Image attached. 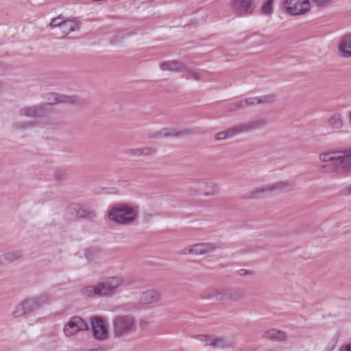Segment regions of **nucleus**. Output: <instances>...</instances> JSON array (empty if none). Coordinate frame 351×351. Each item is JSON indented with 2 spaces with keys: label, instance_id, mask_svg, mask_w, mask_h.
<instances>
[{
  "label": "nucleus",
  "instance_id": "nucleus-12",
  "mask_svg": "<svg viewBox=\"0 0 351 351\" xmlns=\"http://www.w3.org/2000/svg\"><path fill=\"white\" fill-rule=\"evenodd\" d=\"M231 9L238 16L252 14L256 8L254 0H231Z\"/></svg>",
  "mask_w": 351,
  "mask_h": 351
},
{
  "label": "nucleus",
  "instance_id": "nucleus-23",
  "mask_svg": "<svg viewBox=\"0 0 351 351\" xmlns=\"http://www.w3.org/2000/svg\"><path fill=\"white\" fill-rule=\"evenodd\" d=\"M160 67L162 71L176 72L183 71L186 69L181 62L175 60L163 62L160 64Z\"/></svg>",
  "mask_w": 351,
  "mask_h": 351
},
{
  "label": "nucleus",
  "instance_id": "nucleus-20",
  "mask_svg": "<svg viewBox=\"0 0 351 351\" xmlns=\"http://www.w3.org/2000/svg\"><path fill=\"white\" fill-rule=\"evenodd\" d=\"M32 307L34 311L39 309L45 304L49 303V295L48 293H42L33 297L28 298Z\"/></svg>",
  "mask_w": 351,
  "mask_h": 351
},
{
  "label": "nucleus",
  "instance_id": "nucleus-7",
  "mask_svg": "<svg viewBox=\"0 0 351 351\" xmlns=\"http://www.w3.org/2000/svg\"><path fill=\"white\" fill-rule=\"evenodd\" d=\"M309 0H284L283 8L288 14L296 16L304 15L310 10Z\"/></svg>",
  "mask_w": 351,
  "mask_h": 351
},
{
  "label": "nucleus",
  "instance_id": "nucleus-30",
  "mask_svg": "<svg viewBox=\"0 0 351 351\" xmlns=\"http://www.w3.org/2000/svg\"><path fill=\"white\" fill-rule=\"evenodd\" d=\"M275 0H264L259 12L261 15L269 16L274 12V3Z\"/></svg>",
  "mask_w": 351,
  "mask_h": 351
},
{
  "label": "nucleus",
  "instance_id": "nucleus-37",
  "mask_svg": "<svg viewBox=\"0 0 351 351\" xmlns=\"http://www.w3.org/2000/svg\"><path fill=\"white\" fill-rule=\"evenodd\" d=\"M312 1L319 7H324L332 3V0H312Z\"/></svg>",
  "mask_w": 351,
  "mask_h": 351
},
{
  "label": "nucleus",
  "instance_id": "nucleus-34",
  "mask_svg": "<svg viewBox=\"0 0 351 351\" xmlns=\"http://www.w3.org/2000/svg\"><path fill=\"white\" fill-rule=\"evenodd\" d=\"M27 313L24 310V307L19 302L12 312V316L14 318H19L26 315Z\"/></svg>",
  "mask_w": 351,
  "mask_h": 351
},
{
  "label": "nucleus",
  "instance_id": "nucleus-5",
  "mask_svg": "<svg viewBox=\"0 0 351 351\" xmlns=\"http://www.w3.org/2000/svg\"><path fill=\"white\" fill-rule=\"evenodd\" d=\"M292 184L289 181H278L257 187L247 193L246 197L256 199L264 196L266 194L274 192H282L291 188Z\"/></svg>",
  "mask_w": 351,
  "mask_h": 351
},
{
  "label": "nucleus",
  "instance_id": "nucleus-32",
  "mask_svg": "<svg viewBox=\"0 0 351 351\" xmlns=\"http://www.w3.org/2000/svg\"><path fill=\"white\" fill-rule=\"evenodd\" d=\"M337 155L338 152L322 153L319 155V159L323 162H330V166L333 170Z\"/></svg>",
  "mask_w": 351,
  "mask_h": 351
},
{
  "label": "nucleus",
  "instance_id": "nucleus-15",
  "mask_svg": "<svg viewBox=\"0 0 351 351\" xmlns=\"http://www.w3.org/2000/svg\"><path fill=\"white\" fill-rule=\"evenodd\" d=\"M267 122L266 119L256 117L247 122L237 125L240 134L250 132L264 128Z\"/></svg>",
  "mask_w": 351,
  "mask_h": 351
},
{
  "label": "nucleus",
  "instance_id": "nucleus-25",
  "mask_svg": "<svg viewBox=\"0 0 351 351\" xmlns=\"http://www.w3.org/2000/svg\"><path fill=\"white\" fill-rule=\"evenodd\" d=\"M156 152V149L151 147L130 149L127 151V154L132 156H149L154 155Z\"/></svg>",
  "mask_w": 351,
  "mask_h": 351
},
{
  "label": "nucleus",
  "instance_id": "nucleus-33",
  "mask_svg": "<svg viewBox=\"0 0 351 351\" xmlns=\"http://www.w3.org/2000/svg\"><path fill=\"white\" fill-rule=\"evenodd\" d=\"M34 126V123L32 121H17L14 123L13 128L16 130H25L27 128H30Z\"/></svg>",
  "mask_w": 351,
  "mask_h": 351
},
{
  "label": "nucleus",
  "instance_id": "nucleus-1",
  "mask_svg": "<svg viewBox=\"0 0 351 351\" xmlns=\"http://www.w3.org/2000/svg\"><path fill=\"white\" fill-rule=\"evenodd\" d=\"M125 285V280L123 277L112 276L99 281L95 285L84 287L81 289L80 293L86 297H110Z\"/></svg>",
  "mask_w": 351,
  "mask_h": 351
},
{
  "label": "nucleus",
  "instance_id": "nucleus-8",
  "mask_svg": "<svg viewBox=\"0 0 351 351\" xmlns=\"http://www.w3.org/2000/svg\"><path fill=\"white\" fill-rule=\"evenodd\" d=\"M90 325L93 337L99 341H105L108 338V323L106 319L94 316L90 318Z\"/></svg>",
  "mask_w": 351,
  "mask_h": 351
},
{
  "label": "nucleus",
  "instance_id": "nucleus-11",
  "mask_svg": "<svg viewBox=\"0 0 351 351\" xmlns=\"http://www.w3.org/2000/svg\"><path fill=\"white\" fill-rule=\"evenodd\" d=\"M67 217L93 219L96 216L94 210L85 207L78 204H71L68 206L66 210Z\"/></svg>",
  "mask_w": 351,
  "mask_h": 351
},
{
  "label": "nucleus",
  "instance_id": "nucleus-6",
  "mask_svg": "<svg viewBox=\"0 0 351 351\" xmlns=\"http://www.w3.org/2000/svg\"><path fill=\"white\" fill-rule=\"evenodd\" d=\"M219 192V187L216 183L204 180L194 182L189 188V193L191 196L199 195L213 196Z\"/></svg>",
  "mask_w": 351,
  "mask_h": 351
},
{
  "label": "nucleus",
  "instance_id": "nucleus-28",
  "mask_svg": "<svg viewBox=\"0 0 351 351\" xmlns=\"http://www.w3.org/2000/svg\"><path fill=\"white\" fill-rule=\"evenodd\" d=\"M239 134L237 125H234L226 131L217 133L215 138L217 141H221L233 138Z\"/></svg>",
  "mask_w": 351,
  "mask_h": 351
},
{
  "label": "nucleus",
  "instance_id": "nucleus-21",
  "mask_svg": "<svg viewBox=\"0 0 351 351\" xmlns=\"http://www.w3.org/2000/svg\"><path fill=\"white\" fill-rule=\"evenodd\" d=\"M327 124L332 130H341L343 128L344 123L341 113L335 112L328 119Z\"/></svg>",
  "mask_w": 351,
  "mask_h": 351
},
{
  "label": "nucleus",
  "instance_id": "nucleus-18",
  "mask_svg": "<svg viewBox=\"0 0 351 351\" xmlns=\"http://www.w3.org/2000/svg\"><path fill=\"white\" fill-rule=\"evenodd\" d=\"M226 288L219 287H208L202 293L204 298H215L218 300H226Z\"/></svg>",
  "mask_w": 351,
  "mask_h": 351
},
{
  "label": "nucleus",
  "instance_id": "nucleus-9",
  "mask_svg": "<svg viewBox=\"0 0 351 351\" xmlns=\"http://www.w3.org/2000/svg\"><path fill=\"white\" fill-rule=\"evenodd\" d=\"M89 327L87 322L80 316H73L63 326V333L66 337H71L79 332L87 331Z\"/></svg>",
  "mask_w": 351,
  "mask_h": 351
},
{
  "label": "nucleus",
  "instance_id": "nucleus-24",
  "mask_svg": "<svg viewBox=\"0 0 351 351\" xmlns=\"http://www.w3.org/2000/svg\"><path fill=\"white\" fill-rule=\"evenodd\" d=\"M264 337L277 341H284L287 339V335L284 331L271 328L264 332Z\"/></svg>",
  "mask_w": 351,
  "mask_h": 351
},
{
  "label": "nucleus",
  "instance_id": "nucleus-13",
  "mask_svg": "<svg viewBox=\"0 0 351 351\" xmlns=\"http://www.w3.org/2000/svg\"><path fill=\"white\" fill-rule=\"evenodd\" d=\"M217 248L215 243H200L189 245L181 250L182 254L202 255L214 252Z\"/></svg>",
  "mask_w": 351,
  "mask_h": 351
},
{
  "label": "nucleus",
  "instance_id": "nucleus-4",
  "mask_svg": "<svg viewBox=\"0 0 351 351\" xmlns=\"http://www.w3.org/2000/svg\"><path fill=\"white\" fill-rule=\"evenodd\" d=\"M276 95L274 94L265 95L261 97H251L242 99H236L228 103L226 108L228 111H236L247 106L257 104H271L275 101Z\"/></svg>",
  "mask_w": 351,
  "mask_h": 351
},
{
  "label": "nucleus",
  "instance_id": "nucleus-36",
  "mask_svg": "<svg viewBox=\"0 0 351 351\" xmlns=\"http://www.w3.org/2000/svg\"><path fill=\"white\" fill-rule=\"evenodd\" d=\"M21 304L24 307V310L27 314L31 313L34 311L28 298L23 300L21 302Z\"/></svg>",
  "mask_w": 351,
  "mask_h": 351
},
{
  "label": "nucleus",
  "instance_id": "nucleus-38",
  "mask_svg": "<svg viewBox=\"0 0 351 351\" xmlns=\"http://www.w3.org/2000/svg\"><path fill=\"white\" fill-rule=\"evenodd\" d=\"M339 351H351V343L343 346Z\"/></svg>",
  "mask_w": 351,
  "mask_h": 351
},
{
  "label": "nucleus",
  "instance_id": "nucleus-14",
  "mask_svg": "<svg viewBox=\"0 0 351 351\" xmlns=\"http://www.w3.org/2000/svg\"><path fill=\"white\" fill-rule=\"evenodd\" d=\"M351 170V149L338 152L333 171L342 173Z\"/></svg>",
  "mask_w": 351,
  "mask_h": 351
},
{
  "label": "nucleus",
  "instance_id": "nucleus-19",
  "mask_svg": "<svg viewBox=\"0 0 351 351\" xmlns=\"http://www.w3.org/2000/svg\"><path fill=\"white\" fill-rule=\"evenodd\" d=\"M161 294L158 290L149 289L144 291L140 298V301L144 304H151L160 300Z\"/></svg>",
  "mask_w": 351,
  "mask_h": 351
},
{
  "label": "nucleus",
  "instance_id": "nucleus-35",
  "mask_svg": "<svg viewBox=\"0 0 351 351\" xmlns=\"http://www.w3.org/2000/svg\"><path fill=\"white\" fill-rule=\"evenodd\" d=\"M196 338L201 341L204 346H210L212 336L211 335H199L196 337Z\"/></svg>",
  "mask_w": 351,
  "mask_h": 351
},
{
  "label": "nucleus",
  "instance_id": "nucleus-29",
  "mask_svg": "<svg viewBox=\"0 0 351 351\" xmlns=\"http://www.w3.org/2000/svg\"><path fill=\"white\" fill-rule=\"evenodd\" d=\"M230 346L229 341L221 337L212 336L210 347L214 349H225Z\"/></svg>",
  "mask_w": 351,
  "mask_h": 351
},
{
  "label": "nucleus",
  "instance_id": "nucleus-3",
  "mask_svg": "<svg viewBox=\"0 0 351 351\" xmlns=\"http://www.w3.org/2000/svg\"><path fill=\"white\" fill-rule=\"evenodd\" d=\"M112 330L115 337H123L134 332L136 321L130 315H117L112 320Z\"/></svg>",
  "mask_w": 351,
  "mask_h": 351
},
{
  "label": "nucleus",
  "instance_id": "nucleus-2",
  "mask_svg": "<svg viewBox=\"0 0 351 351\" xmlns=\"http://www.w3.org/2000/svg\"><path fill=\"white\" fill-rule=\"evenodd\" d=\"M138 216V207L127 204H119L113 206L108 214L110 221L120 225L132 224L136 220Z\"/></svg>",
  "mask_w": 351,
  "mask_h": 351
},
{
  "label": "nucleus",
  "instance_id": "nucleus-10",
  "mask_svg": "<svg viewBox=\"0 0 351 351\" xmlns=\"http://www.w3.org/2000/svg\"><path fill=\"white\" fill-rule=\"evenodd\" d=\"M49 26L51 28L58 27L62 34L68 35L72 32L78 30L80 28V23L74 20L66 19L62 16L53 18Z\"/></svg>",
  "mask_w": 351,
  "mask_h": 351
},
{
  "label": "nucleus",
  "instance_id": "nucleus-26",
  "mask_svg": "<svg viewBox=\"0 0 351 351\" xmlns=\"http://www.w3.org/2000/svg\"><path fill=\"white\" fill-rule=\"evenodd\" d=\"M245 296L243 290L240 289H227L226 300L238 302L243 300Z\"/></svg>",
  "mask_w": 351,
  "mask_h": 351
},
{
  "label": "nucleus",
  "instance_id": "nucleus-17",
  "mask_svg": "<svg viewBox=\"0 0 351 351\" xmlns=\"http://www.w3.org/2000/svg\"><path fill=\"white\" fill-rule=\"evenodd\" d=\"M46 106H24L21 108L19 111V115L20 117H26L29 118H36L42 116L45 112V108Z\"/></svg>",
  "mask_w": 351,
  "mask_h": 351
},
{
  "label": "nucleus",
  "instance_id": "nucleus-27",
  "mask_svg": "<svg viewBox=\"0 0 351 351\" xmlns=\"http://www.w3.org/2000/svg\"><path fill=\"white\" fill-rule=\"evenodd\" d=\"M178 136V132L173 128H164L155 132L151 137L154 138H171Z\"/></svg>",
  "mask_w": 351,
  "mask_h": 351
},
{
  "label": "nucleus",
  "instance_id": "nucleus-39",
  "mask_svg": "<svg viewBox=\"0 0 351 351\" xmlns=\"http://www.w3.org/2000/svg\"><path fill=\"white\" fill-rule=\"evenodd\" d=\"M333 348H334V346H332V347L328 350V351H332V350H333Z\"/></svg>",
  "mask_w": 351,
  "mask_h": 351
},
{
  "label": "nucleus",
  "instance_id": "nucleus-31",
  "mask_svg": "<svg viewBox=\"0 0 351 351\" xmlns=\"http://www.w3.org/2000/svg\"><path fill=\"white\" fill-rule=\"evenodd\" d=\"M21 257L20 252H10L0 256V264L9 263Z\"/></svg>",
  "mask_w": 351,
  "mask_h": 351
},
{
  "label": "nucleus",
  "instance_id": "nucleus-22",
  "mask_svg": "<svg viewBox=\"0 0 351 351\" xmlns=\"http://www.w3.org/2000/svg\"><path fill=\"white\" fill-rule=\"evenodd\" d=\"M339 50L341 56L351 57V35L343 37L339 43Z\"/></svg>",
  "mask_w": 351,
  "mask_h": 351
},
{
  "label": "nucleus",
  "instance_id": "nucleus-16",
  "mask_svg": "<svg viewBox=\"0 0 351 351\" xmlns=\"http://www.w3.org/2000/svg\"><path fill=\"white\" fill-rule=\"evenodd\" d=\"M47 103L41 104V106H46L45 112L49 110V106L56 104H74L75 102V97L60 95L57 93H51L47 95Z\"/></svg>",
  "mask_w": 351,
  "mask_h": 351
}]
</instances>
